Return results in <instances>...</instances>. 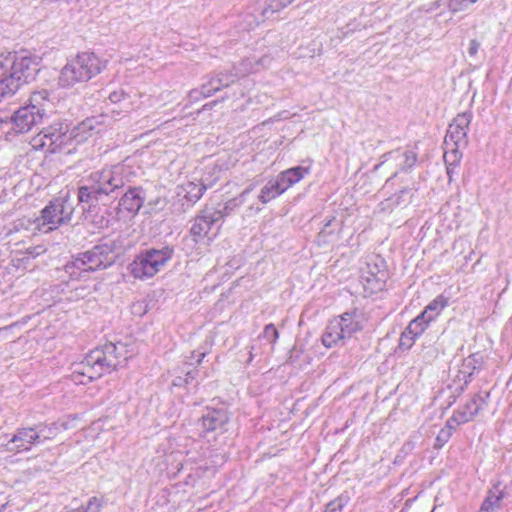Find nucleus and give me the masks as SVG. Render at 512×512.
I'll return each mask as SVG.
<instances>
[{"label":"nucleus","instance_id":"2","mask_svg":"<svg viewBox=\"0 0 512 512\" xmlns=\"http://www.w3.org/2000/svg\"><path fill=\"white\" fill-rule=\"evenodd\" d=\"M39 59L30 55H0V101L12 96L19 87L39 72Z\"/></svg>","mask_w":512,"mask_h":512},{"label":"nucleus","instance_id":"56","mask_svg":"<svg viewBox=\"0 0 512 512\" xmlns=\"http://www.w3.org/2000/svg\"><path fill=\"white\" fill-rule=\"evenodd\" d=\"M471 4L475 3L477 0H468Z\"/></svg>","mask_w":512,"mask_h":512},{"label":"nucleus","instance_id":"19","mask_svg":"<svg viewBox=\"0 0 512 512\" xmlns=\"http://www.w3.org/2000/svg\"><path fill=\"white\" fill-rule=\"evenodd\" d=\"M411 197V189L404 188L391 197L383 200L380 203V208L382 211H392L398 206L407 205L410 202Z\"/></svg>","mask_w":512,"mask_h":512},{"label":"nucleus","instance_id":"4","mask_svg":"<svg viewBox=\"0 0 512 512\" xmlns=\"http://www.w3.org/2000/svg\"><path fill=\"white\" fill-rule=\"evenodd\" d=\"M50 106L51 101L47 90L33 92L28 103L15 111L11 118L15 131L18 133L30 131L33 126L42 121Z\"/></svg>","mask_w":512,"mask_h":512},{"label":"nucleus","instance_id":"13","mask_svg":"<svg viewBox=\"0 0 512 512\" xmlns=\"http://www.w3.org/2000/svg\"><path fill=\"white\" fill-rule=\"evenodd\" d=\"M223 219L221 210H204L202 214L197 216L190 229V233L195 237V241L209 235L212 227Z\"/></svg>","mask_w":512,"mask_h":512},{"label":"nucleus","instance_id":"20","mask_svg":"<svg viewBox=\"0 0 512 512\" xmlns=\"http://www.w3.org/2000/svg\"><path fill=\"white\" fill-rule=\"evenodd\" d=\"M226 420L225 413L219 410H211L202 416L201 424L205 431H214L221 427Z\"/></svg>","mask_w":512,"mask_h":512},{"label":"nucleus","instance_id":"49","mask_svg":"<svg viewBox=\"0 0 512 512\" xmlns=\"http://www.w3.org/2000/svg\"><path fill=\"white\" fill-rule=\"evenodd\" d=\"M480 47V43L476 39H472L469 43L468 54L470 57L476 56Z\"/></svg>","mask_w":512,"mask_h":512},{"label":"nucleus","instance_id":"41","mask_svg":"<svg viewBox=\"0 0 512 512\" xmlns=\"http://www.w3.org/2000/svg\"><path fill=\"white\" fill-rule=\"evenodd\" d=\"M416 338V336L408 334L407 329H405L400 336L399 347L409 349L413 345Z\"/></svg>","mask_w":512,"mask_h":512},{"label":"nucleus","instance_id":"38","mask_svg":"<svg viewBox=\"0 0 512 512\" xmlns=\"http://www.w3.org/2000/svg\"><path fill=\"white\" fill-rule=\"evenodd\" d=\"M234 70L237 71V73L240 76L247 75L249 73H254L258 71V67H256L255 61L252 59H244L242 60L238 66L234 67Z\"/></svg>","mask_w":512,"mask_h":512},{"label":"nucleus","instance_id":"55","mask_svg":"<svg viewBox=\"0 0 512 512\" xmlns=\"http://www.w3.org/2000/svg\"><path fill=\"white\" fill-rule=\"evenodd\" d=\"M215 103L216 102H213V104H215ZM211 105H212V103L211 104H204L203 108L205 109L206 107L211 106Z\"/></svg>","mask_w":512,"mask_h":512},{"label":"nucleus","instance_id":"32","mask_svg":"<svg viewBox=\"0 0 512 512\" xmlns=\"http://www.w3.org/2000/svg\"><path fill=\"white\" fill-rule=\"evenodd\" d=\"M139 97L142 99L140 102V105L138 106L139 109H144L146 111H150L152 113L156 112L159 108L157 102L154 100L153 93H139Z\"/></svg>","mask_w":512,"mask_h":512},{"label":"nucleus","instance_id":"31","mask_svg":"<svg viewBox=\"0 0 512 512\" xmlns=\"http://www.w3.org/2000/svg\"><path fill=\"white\" fill-rule=\"evenodd\" d=\"M14 228L16 231L19 230H26V231H39V221H37V218H28L23 217L18 219L15 224Z\"/></svg>","mask_w":512,"mask_h":512},{"label":"nucleus","instance_id":"37","mask_svg":"<svg viewBox=\"0 0 512 512\" xmlns=\"http://www.w3.org/2000/svg\"><path fill=\"white\" fill-rule=\"evenodd\" d=\"M52 142L45 128L32 138L31 144L35 149H46L49 151V143Z\"/></svg>","mask_w":512,"mask_h":512},{"label":"nucleus","instance_id":"10","mask_svg":"<svg viewBox=\"0 0 512 512\" xmlns=\"http://www.w3.org/2000/svg\"><path fill=\"white\" fill-rule=\"evenodd\" d=\"M472 116L469 113L458 114L450 123L445 139L444 145L462 146L467 144V132L471 122Z\"/></svg>","mask_w":512,"mask_h":512},{"label":"nucleus","instance_id":"6","mask_svg":"<svg viewBox=\"0 0 512 512\" xmlns=\"http://www.w3.org/2000/svg\"><path fill=\"white\" fill-rule=\"evenodd\" d=\"M172 257V250L165 247L160 250L150 249L140 253L129 265L130 273L138 279L151 278Z\"/></svg>","mask_w":512,"mask_h":512},{"label":"nucleus","instance_id":"7","mask_svg":"<svg viewBox=\"0 0 512 512\" xmlns=\"http://www.w3.org/2000/svg\"><path fill=\"white\" fill-rule=\"evenodd\" d=\"M361 328L356 314L346 312L329 322L322 335V343L327 348L335 347L344 343L345 339L351 338Z\"/></svg>","mask_w":512,"mask_h":512},{"label":"nucleus","instance_id":"51","mask_svg":"<svg viewBox=\"0 0 512 512\" xmlns=\"http://www.w3.org/2000/svg\"><path fill=\"white\" fill-rule=\"evenodd\" d=\"M253 189H254V185H251V186H249L248 188H246L245 190H243V191L241 192V194L239 195V199H240V200H243V198H244L247 194H249Z\"/></svg>","mask_w":512,"mask_h":512},{"label":"nucleus","instance_id":"34","mask_svg":"<svg viewBox=\"0 0 512 512\" xmlns=\"http://www.w3.org/2000/svg\"><path fill=\"white\" fill-rule=\"evenodd\" d=\"M37 431L40 433L41 441L52 440L56 437L58 433V426L56 423H52L49 425H38Z\"/></svg>","mask_w":512,"mask_h":512},{"label":"nucleus","instance_id":"58","mask_svg":"<svg viewBox=\"0 0 512 512\" xmlns=\"http://www.w3.org/2000/svg\"><path fill=\"white\" fill-rule=\"evenodd\" d=\"M84 138H85V137H82V138L78 139V142L83 141V139H84Z\"/></svg>","mask_w":512,"mask_h":512},{"label":"nucleus","instance_id":"12","mask_svg":"<svg viewBox=\"0 0 512 512\" xmlns=\"http://www.w3.org/2000/svg\"><path fill=\"white\" fill-rule=\"evenodd\" d=\"M40 442L41 436L37 427L19 428L6 444V449L10 452L29 451L34 444Z\"/></svg>","mask_w":512,"mask_h":512},{"label":"nucleus","instance_id":"11","mask_svg":"<svg viewBox=\"0 0 512 512\" xmlns=\"http://www.w3.org/2000/svg\"><path fill=\"white\" fill-rule=\"evenodd\" d=\"M489 396V392L475 394L470 401L453 413L450 420L456 425L472 421L479 411L487 406Z\"/></svg>","mask_w":512,"mask_h":512},{"label":"nucleus","instance_id":"44","mask_svg":"<svg viewBox=\"0 0 512 512\" xmlns=\"http://www.w3.org/2000/svg\"><path fill=\"white\" fill-rule=\"evenodd\" d=\"M127 98H128V95L122 89L115 90V91L111 92L108 97L110 102H112L114 104L120 103V102L126 100Z\"/></svg>","mask_w":512,"mask_h":512},{"label":"nucleus","instance_id":"40","mask_svg":"<svg viewBox=\"0 0 512 512\" xmlns=\"http://www.w3.org/2000/svg\"><path fill=\"white\" fill-rule=\"evenodd\" d=\"M334 222H335V219L332 218L325 223L323 229L318 234L319 241L325 242L326 238L334 233V231L336 230V228L333 227V226H335Z\"/></svg>","mask_w":512,"mask_h":512},{"label":"nucleus","instance_id":"23","mask_svg":"<svg viewBox=\"0 0 512 512\" xmlns=\"http://www.w3.org/2000/svg\"><path fill=\"white\" fill-rule=\"evenodd\" d=\"M295 0H264V7L261 10L263 19H269L274 14L279 13Z\"/></svg>","mask_w":512,"mask_h":512},{"label":"nucleus","instance_id":"26","mask_svg":"<svg viewBox=\"0 0 512 512\" xmlns=\"http://www.w3.org/2000/svg\"><path fill=\"white\" fill-rule=\"evenodd\" d=\"M445 151H444V161L447 165V174L450 176L452 173V166H456L460 159H461V153L460 148H463L462 146H451V145H444Z\"/></svg>","mask_w":512,"mask_h":512},{"label":"nucleus","instance_id":"47","mask_svg":"<svg viewBox=\"0 0 512 512\" xmlns=\"http://www.w3.org/2000/svg\"><path fill=\"white\" fill-rule=\"evenodd\" d=\"M46 249L43 246L30 247L26 250L27 258H35L43 254Z\"/></svg>","mask_w":512,"mask_h":512},{"label":"nucleus","instance_id":"22","mask_svg":"<svg viewBox=\"0 0 512 512\" xmlns=\"http://www.w3.org/2000/svg\"><path fill=\"white\" fill-rule=\"evenodd\" d=\"M103 194L98 191L91 183L78 189V201L87 204L89 207L95 205Z\"/></svg>","mask_w":512,"mask_h":512},{"label":"nucleus","instance_id":"21","mask_svg":"<svg viewBox=\"0 0 512 512\" xmlns=\"http://www.w3.org/2000/svg\"><path fill=\"white\" fill-rule=\"evenodd\" d=\"M481 366L482 357L479 354H472L463 361L460 373L464 375V385L470 382L473 373L479 370Z\"/></svg>","mask_w":512,"mask_h":512},{"label":"nucleus","instance_id":"8","mask_svg":"<svg viewBox=\"0 0 512 512\" xmlns=\"http://www.w3.org/2000/svg\"><path fill=\"white\" fill-rule=\"evenodd\" d=\"M74 206L67 197L56 198L41 211L39 231L48 233L68 223L73 215Z\"/></svg>","mask_w":512,"mask_h":512},{"label":"nucleus","instance_id":"29","mask_svg":"<svg viewBox=\"0 0 512 512\" xmlns=\"http://www.w3.org/2000/svg\"><path fill=\"white\" fill-rule=\"evenodd\" d=\"M429 322L424 315L420 314L406 327L407 333L418 337L425 331Z\"/></svg>","mask_w":512,"mask_h":512},{"label":"nucleus","instance_id":"53","mask_svg":"<svg viewBox=\"0 0 512 512\" xmlns=\"http://www.w3.org/2000/svg\"><path fill=\"white\" fill-rule=\"evenodd\" d=\"M186 376H187L185 379L186 383H188L190 379L194 378V375L192 374V372H188Z\"/></svg>","mask_w":512,"mask_h":512},{"label":"nucleus","instance_id":"46","mask_svg":"<svg viewBox=\"0 0 512 512\" xmlns=\"http://www.w3.org/2000/svg\"><path fill=\"white\" fill-rule=\"evenodd\" d=\"M101 507H102L101 501L96 497H92L89 500V502L86 506V509L84 511L81 510V512H100Z\"/></svg>","mask_w":512,"mask_h":512},{"label":"nucleus","instance_id":"54","mask_svg":"<svg viewBox=\"0 0 512 512\" xmlns=\"http://www.w3.org/2000/svg\"><path fill=\"white\" fill-rule=\"evenodd\" d=\"M205 355H206L205 352L198 353L199 358H198L197 362L200 363L202 361V359L205 357Z\"/></svg>","mask_w":512,"mask_h":512},{"label":"nucleus","instance_id":"30","mask_svg":"<svg viewBox=\"0 0 512 512\" xmlns=\"http://www.w3.org/2000/svg\"><path fill=\"white\" fill-rule=\"evenodd\" d=\"M452 423L453 422L449 419L447 421L445 427H443L439 431V433L435 439V444H434L435 449L442 448L451 438V436L453 434V430H454V426L452 425Z\"/></svg>","mask_w":512,"mask_h":512},{"label":"nucleus","instance_id":"3","mask_svg":"<svg viewBox=\"0 0 512 512\" xmlns=\"http://www.w3.org/2000/svg\"><path fill=\"white\" fill-rule=\"evenodd\" d=\"M108 65L93 52H81L69 59L62 67L58 76V85L62 88H72L77 84L88 82L102 73Z\"/></svg>","mask_w":512,"mask_h":512},{"label":"nucleus","instance_id":"15","mask_svg":"<svg viewBox=\"0 0 512 512\" xmlns=\"http://www.w3.org/2000/svg\"><path fill=\"white\" fill-rule=\"evenodd\" d=\"M234 71L235 72L228 71L225 73H219L217 76L212 77L208 83L202 85L200 91H191V95L194 93H200L203 97H210L213 93L219 91L221 88L228 87L239 78L237 71Z\"/></svg>","mask_w":512,"mask_h":512},{"label":"nucleus","instance_id":"5","mask_svg":"<svg viewBox=\"0 0 512 512\" xmlns=\"http://www.w3.org/2000/svg\"><path fill=\"white\" fill-rule=\"evenodd\" d=\"M115 262V255L112 248L108 245H96L91 250L79 254L74 260L65 266L66 271L71 275H79L82 272H93L105 269Z\"/></svg>","mask_w":512,"mask_h":512},{"label":"nucleus","instance_id":"28","mask_svg":"<svg viewBox=\"0 0 512 512\" xmlns=\"http://www.w3.org/2000/svg\"><path fill=\"white\" fill-rule=\"evenodd\" d=\"M279 186L276 185L274 180H270L262 189L258 196L261 203L266 204L277 196L281 195Z\"/></svg>","mask_w":512,"mask_h":512},{"label":"nucleus","instance_id":"14","mask_svg":"<svg viewBox=\"0 0 512 512\" xmlns=\"http://www.w3.org/2000/svg\"><path fill=\"white\" fill-rule=\"evenodd\" d=\"M376 269V265L371 267L367 264L366 269L362 271L360 282L367 295H372L382 291L385 287L386 272L379 270L375 271Z\"/></svg>","mask_w":512,"mask_h":512},{"label":"nucleus","instance_id":"57","mask_svg":"<svg viewBox=\"0 0 512 512\" xmlns=\"http://www.w3.org/2000/svg\"><path fill=\"white\" fill-rule=\"evenodd\" d=\"M84 138H85V137H82V138L78 139V142L83 141V139H84Z\"/></svg>","mask_w":512,"mask_h":512},{"label":"nucleus","instance_id":"35","mask_svg":"<svg viewBox=\"0 0 512 512\" xmlns=\"http://www.w3.org/2000/svg\"><path fill=\"white\" fill-rule=\"evenodd\" d=\"M349 497L347 495H340L334 500L330 501L326 507L324 512H341L343 508L347 505Z\"/></svg>","mask_w":512,"mask_h":512},{"label":"nucleus","instance_id":"48","mask_svg":"<svg viewBox=\"0 0 512 512\" xmlns=\"http://www.w3.org/2000/svg\"><path fill=\"white\" fill-rule=\"evenodd\" d=\"M272 62V58L269 55H263L258 60L255 61L256 67H258V70L260 68H267L270 66Z\"/></svg>","mask_w":512,"mask_h":512},{"label":"nucleus","instance_id":"9","mask_svg":"<svg viewBox=\"0 0 512 512\" xmlns=\"http://www.w3.org/2000/svg\"><path fill=\"white\" fill-rule=\"evenodd\" d=\"M125 166L114 165L100 171L92 172L88 181L103 195H109L116 189L122 188L126 183Z\"/></svg>","mask_w":512,"mask_h":512},{"label":"nucleus","instance_id":"52","mask_svg":"<svg viewBox=\"0 0 512 512\" xmlns=\"http://www.w3.org/2000/svg\"><path fill=\"white\" fill-rule=\"evenodd\" d=\"M478 512H493V511L490 508H488L487 506H485L484 504H482Z\"/></svg>","mask_w":512,"mask_h":512},{"label":"nucleus","instance_id":"33","mask_svg":"<svg viewBox=\"0 0 512 512\" xmlns=\"http://www.w3.org/2000/svg\"><path fill=\"white\" fill-rule=\"evenodd\" d=\"M285 171L288 181L293 186L294 184L298 183L306 174H308L309 169L302 166H297Z\"/></svg>","mask_w":512,"mask_h":512},{"label":"nucleus","instance_id":"17","mask_svg":"<svg viewBox=\"0 0 512 512\" xmlns=\"http://www.w3.org/2000/svg\"><path fill=\"white\" fill-rule=\"evenodd\" d=\"M211 185V183H206L204 180L189 181L180 187L181 191L179 194L183 195L187 201L195 203Z\"/></svg>","mask_w":512,"mask_h":512},{"label":"nucleus","instance_id":"36","mask_svg":"<svg viewBox=\"0 0 512 512\" xmlns=\"http://www.w3.org/2000/svg\"><path fill=\"white\" fill-rule=\"evenodd\" d=\"M154 100L157 102L159 108H162L169 103L173 102V92L170 90H153Z\"/></svg>","mask_w":512,"mask_h":512},{"label":"nucleus","instance_id":"39","mask_svg":"<svg viewBox=\"0 0 512 512\" xmlns=\"http://www.w3.org/2000/svg\"><path fill=\"white\" fill-rule=\"evenodd\" d=\"M262 337L268 340L271 344H275L279 338V332L274 324L270 323L264 327Z\"/></svg>","mask_w":512,"mask_h":512},{"label":"nucleus","instance_id":"27","mask_svg":"<svg viewBox=\"0 0 512 512\" xmlns=\"http://www.w3.org/2000/svg\"><path fill=\"white\" fill-rule=\"evenodd\" d=\"M102 123L98 121L95 117H90L82 121L77 127V133L74 135L75 138L79 137L81 134H92L99 133L101 131Z\"/></svg>","mask_w":512,"mask_h":512},{"label":"nucleus","instance_id":"43","mask_svg":"<svg viewBox=\"0 0 512 512\" xmlns=\"http://www.w3.org/2000/svg\"><path fill=\"white\" fill-rule=\"evenodd\" d=\"M471 3L468 0H449L448 7L452 12L466 9Z\"/></svg>","mask_w":512,"mask_h":512},{"label":"nucleus","instance_id":"18","mask_svg":"<svg viewBox=\"0 0 512 512\" xmlns=\"http://www.w3.org/2000/svg\"><path fill=\"white\" fill-rule=\"evenodd\" d=\"M144 203L140 188L129 189L120 199L119 206L131 213H137Z\"/></svg>","mask_w":512,"mask_h":512},{"label":"nucleus","instance_id":"50","mask_svg":"<svg viewBox=\"0 0 512 512\" xmlns=\"http://www.w3.org/2000/svg\"><path fill=\"white\" fill-rule=\"evenodd\" d=\"M405 158H406V164L408 166H412L416 162V155L413 152H406Z\"/></svg>","mask_w":512,"mask_h":512},{"label":"nucleus","instance_id":"25","mask_svg":"<svg viewBox=\"0 0 512 512\" xmlns=\"http://www.w3.org/2000/svg\"><path fill=\"white\" fill-rule=\"evenodd\" d=\"M503 497L504 491L500 488L499 485H495L492 489L489 490L482 504L494 512L500 509Z\"/></svg>","mask_w":512,"mask_h":512},{"label":"nucleus","instance_id":"16","mask_svg":"<svg viewBox=\"0 0 512 512\" xmlns=\"http://www.w3.org/2000/svg\"><path fill=\"white\" fill-rule=\"evenodd\" d=\"M67 132V126L62 123H54L45 128V133H48L52 140V142L49 143V152L55 153L66 145L67 141L71 139V136L68 135Z\"/></svg>","mask_w":512,"mask_h":512},{"label":"nucleus","instance_id":"24","mask_svg":"<svg viewBox=\"0 0 512 512\" xmlns=\"http://www.w3.org/2000/svg\"><path fill=\"white\" fill-rule=\"evenodd\" d=\"M448 304V300L443 295L437 296L431 301L421 313L428 321H432Z\"/></svg>","mask_w":512,"mask_h":512},{"label":"nucleus","instance_id":"42","mask_svg":"<svg viewBox=\"0 0 512 512\" xmlns=\"http://www.w3.org/2000/svg\"><path fill=\"white\" fill-rule=\"evenodd\" d=\"M274 182L276 183V185L279 186L280 192L282 193H284L288 188L292 186L288 181L286 171L281 172L274 180Z\"/></svg>","mask_w":512,"mask_h":512},{"label":"nucleus","instance_id":"45","mask_svg":"<svg viewBox=\"0 0 512 512\" xmlns=\"http://www.w3.org/2000/svg\"><path fill=\"white\" fill-rule=\"evenodd\" d=\"M242 203H243V200H240L239 197L226 202L223 211H221L223 214V218L226 215H229L235 207L241 205Z\"/></svg>","mask_w":512,"mask_h":512},{"label":"nucleus","instance_id":"1","mask_svg":"<svg viewBox=\"0 0 512 512\" xmlns=\"http://www.w3.org/2000/svg\"><path fill=\"white\" fill-rule=\"evenodd\" d=\"M128 358V350L123 343H106L102 347L90 351L76 365L71 375L72 380L77 384H87L122 367Z\"/></svg>","mask_w":512,"mask_h":512}]
</instances>
